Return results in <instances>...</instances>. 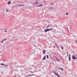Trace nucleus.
Here are the masks:
<instances>
[{"mask_svg":"<svg viewBox=\"0 0 77 77\" xmlns=\"http://www.w3.org/2000/svg\"><path fill=\"white\" fill-rule=\"evenodd\" d=\"M59 69H61V70H62V71H63V68H59Z\"/></svg>","mask_w":77,"mask_h":77,"instance_id":"9b49d317","label":"nucleus"},{"mask_svg":"<svg viewBox=\"0 0 77 77\" xmlns=\"http://www.w3.org/2000/svg\"><path fill=\"white\" fill-rule=\"evenodd\" d=\"M3 12L4 13H5V12H6L7 14H10V11L8 10H4L3 11Z\"/></svg>","mask_w":77,"mask_h":77,"instance_id":"f257e3e1","label":"nucleus"},{"mask_svg":"<svg viewBox=\"0 0 77 77\" xmlns=\"http://www.w3.org/2000/svg\"><path fill=\"white\" fill-rule=\"evenodd\" d=\"M45 2V1L44 2Z\"/></svg>","mask_w":77,"mask_h":77,"instance_id":"bb28decb","label":"nucleus"},{"mask_svg":"<svg viewBox=\"0 0 77 77\" xmlns=\"http://www.w3.org/2000/svg\"><path fill=\"white\" fill-rule=\"evenodd\" d=\"M45 51H46L45 50H43V54H45Z\"/></svg>","mask_w":77,"mask_h":77,"instance_id":"1a4fd4ad","label":"nucleus"},{"mask_svg":"<svg viewBox=\"0 0 77 77\" xmlns=\"http://www.w3.org/2000/svg\"><path fill=\"white\" fill-rule=\"evenodd\" d=\"M42 6V4H41V5H39V6H38V7H41Z\"/></svg>","mask_w":77,"mask_h":77,"instance_id":"2eb2a0df","label":"nucleus"},{"mask_svg":"<svg viewBox=\"0 0 77 77\" xmlns=\"http://www.w3.org/2000/svg\"><path fill=\"white\" fill-rule=\"evenodd\" d=\"M5 32H7V30H5Z\"/></svg>","mask_w":77,"mask_h":77,"instance_id":"412c9836","label":"nucleus"},{"mask_svg":"<svg viewBox=\"0 0 77 77\" xmlns=\"http://www.w3.org/2000/svg\"><path fill=\"white\" fill-rule=\"evenodd\" d=\"M11 3V1H9V2H8V5H10Z\"/></svg>","mask_w":77,"mask_h":77,"instance_id":"0eeeda50","label":"nucleus"},{"mask_svg":"<svg viewBox=\"0 0 77 77\" xmlns=\"http://www.w3.org/2000/svg\"><path fill=\"white\" fill-rule=\"evenodd\" d=\"M1 65H3V66H7V65H6L5 64H2V63H1Z\"/></svg>","mask_w":77,"mask_h":77,"instance_id":"39448f33","label":"nucleus"},{"mask_svg":"<svg viewBox=\"0 0 77 77\" xmlns=\"http://www.w3.org/2000/svg\"><path fill=\"white\" fill-rule=\"evenodd\" d=\"M54 4V3H52V4H51V5H52V4Z\"/></svg>","mask_w":77,"mask_h":77,"instance_id":"393cba45","label":"nucleus"},{"mask_svg":"<svg viewBox=\"0 0 77 77\" xmlns=\"http://www.w3.org/2000/svg\"><path fill=\"white\" fill-rule=\"evenodd\" d=\"M69 61H70L71 60V57H70V55H69Z\"/></svg>","mask_w":77,"mask_h":77,"instance_id":"9d476101","label":"nucleus"},{"mask_svg":"<svg viewBox=\"0 0 77 77\" xmlns=\"http://www.w3.org/2000/svg\"><path fill=\"white\" fill-rule=\"evenodd\" d=\"M7 40V38H5V39H4V40H3V41H4L5 40Z\"/></svg>","mask_w":77,"mask_h":77,"instance_id":"f8f14e48","label":"nucleus"},{"mask_svg":"<svg viewBox=\"0 0 77 77\" xmlns=\"http://www.w3.org/2000/svg\"><path fill=\"white\" fill-rule=\"evenodd\" d=\"M57 60H59V59H57Z\"/></svg>","mask_w":77,"mask_h":77,"instance_id":"b1692460","label":"nucleus"},{"mask_svg":"<svg viewBox=\"0 0 77 77\" xmlns=\"http://www.w3.org/2000/svg\"><path fill=\"white\" fill-rule=\"evenodd\" d=\"M47 58H49V57H48V55H47Z\"/></svg>","mask_w":77,"mask_h":77,"instance_id":"6ab92c4d","label":"nucleus"},{"mask_svg":"<svg viewBox=\"0 0 77 77\" xmlns=\"http://www.w3.org/2000/svg\"><path fill=\"white\" fill-rule=\"evenodd\" d=\"M53 30V28H52L51 29H45V32H46V33L48 31Z\"/></svg>","mask_w":77,"mask_h":77,"instance_id":"f03ea898","label":"nucleus"},{"mask_svg":"<svg viewBox=\"0 0 77 77\" xmlns=\"http://www.w3.org/2000/svg\"><path fill=\"white\" fill-rule=\"evenodd\" d=\"M30 75V74H29L26 77H28V76H31L30 75Z\"/></svg>","mask_w":77,"mask_h":77,"instance_id":"f3484780","label":"nucleus"},{"mask_svg":"<svg viewBox=\"0 0 77 77\" xmlns=\"http://www.w3.org/2000/svg\"><path fill=\"white\" fill-rule=\"evenodd\" d=\"M51 26L50 25H48L47 26V27H46V28H48L49 27H50Z\"/></svg>","mask_w":77,"mask_h":77,"instance_id":"6e6552de","label":"nucleus"},{"mask_svg":"<svg viewBox=\"0 0 77 77\" xmlns=\"http://www.w3.org/2000/svg\"><path fill=\"white\" fill-rule=\"evenodd\" d=\"M53 8L52 7H51V8H50V9H53Z\"/></svg>","mask_w":77,"mask_h":77,"instance_id":"dca6fc26","label":"nucleus"},{"mask_svg":"<svg viewBox=\"0 0 77 77\" xmlns=\"http://www.w3.org/2000/svg\"><path fill=\"white\" fill-rule=\"evenodd\" d=\"M76 42L77 43V41H76Z\"/></svg>","mask_w":77,"mask_h":77,"instance_id":"a878e982","label":"nucleus"},{"mask_svg":"<svg viewBox=\"0 0 77 77\" xmlns=\"http://www.w3.org/2000/svg\"><path fill=\"white\" fill-rule=\"evenodd\" d=\"M3 41H3L2 42H1V43H3Z\"/></svg>","mask_w":77,"mask_h":77,"instance_id":"5701e85b","label":"nucleus"},{"mask_svg":"<svg viewBox=\"0 0 77 77\" xmlns=\"http://www.w3.org/2000/svg\"><path fill=\"white\" fill-rule=\"evenodd\" d=\"M46 57L45 56H44V57H43V60H45L46 59Z\"/></svg>","mask_w":77,"mask_h":77,"instance_id":"423d86ee","label":"nucleus"},{"mask_svg":"<svg viewBox=\"0 0 77 77\" xmlns=\"http://www.w3.org/2000/svg\"><path fill=\"white\" fill-rule=\"evenodd\" d=\"M35 74H32V75H30V76H33V75H35Z\"/></svg>","mask_w":77,"mask_h":77,"instance_id":"4468645a","label":"nucleus"},{"mask_svg":"<svg viewBox=\"0 0 77 77\" xmlns=\"http://www.w3.org/2000/svg\"><path fill=\"white\" fill-rule=\"evenodd\" d=\"M20 6H24L23 5H20Z\"/></svg>","mask_w":77,"mask_h":77,"instance_id":"4be33fe9","label":"nucleus"},{"mask_svg":"<svg viewBox=\"0 0 77 77\" xmlns=\"http://www.w3.org/2000/svg\"><path fill=\"white\" fill-rule=\"evenodd\" d=\"M66 15H68L69 14L68 13H66Z\"/></svg>","mask_w":77,"mask_h":77,"instance_id":"aec40b11","label":"nucleus"},{"mask_svg":"<svg viewBox=\"0 0 77 77\" xmlns=\"http://www.w3.org/2000/svg\"><path fill=\"white\" fill-rule=\"evenodd\" d=\"M61 48H62V49H63L64 48L63 47H61Z\"/></svg>","mask_w":77,"mask_h":77,"instance_id":"a211bd4d","label":"nucleus"},{"mask_svg":"<svg viewBox=\"0 0 77 77\" xmlns=\"http://www.w3.org/2000/svg\"><path fill=\"white\" fill-rule=\"evenodd\" d=\"M38 2H35V3H34V4H38Z\"/></svg>","mask_w":77,"mask_h":77,"instance_id":"ddd939ff","label":"nucleus"},{"mask_svg":"<svg viewBox=\"0 0 77 77\" xmlns=\"http://www.w3.org/2000/svg\"><path fill=\"white\" fill-rule=\"evenodd\" d=\"M72 58L73 59L75 60L77 59L76 57L75 56V55H73L72 56Z\"/></svg>","mask_w":77,"mask_h":77,"instance_id":"7ed1b4c3","label":"nucleus"},{"mask_svg":"<svg viewBox=\"0 0 77 77\" xmlns=\"http://www.w3.org/2000/svg\"><path fill=\"white\" fill-rule=\"evenodd\" d=\"M53 72L54 73L55 75H56L57 76V77H60V75H59L58 74H57V73L54 72Z\"/></svg>","mask_w":77,"mask_h":77,"instance_id":"20e7f679","label":"nucleus"}]
</instances>
